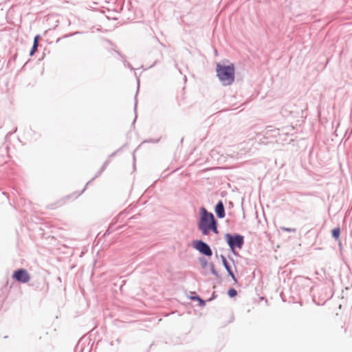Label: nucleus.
Listing matches in <instances>:
<instances>
[{
    "label": "nucleus",
    "mask_w": 352,
    "mask_h": 352,
    "mask_svg": "<svg viewBox=\"0 0 352 352\" xmlns=\"http://www.w3.org/2000/svg\"><path fill=\"white\" fill-rule=\"evenodd\" d=\"M198 228L201 233L208 235L210 230L215 234L218 233L217 223L214 219V215L207 211L204 207L200 208V219L198 222Z\"/></svg>",
    "instance_id": "1"
},
{
    "label": "nucleus",
    "mask_w": 352,
    "mask_h": 352,
    "mask_svg": "<svg viewBox=\"0 0 352 352\" xmlns=\"http://www.w3.org/2000/svg\"><path fill=\"white\" fill-rule=\"evenodd\" d=\"M217 75L224 85L232 84L234 80V67L233 64L228 66L217 65Z\"/></svg>",
    "instance_id": "2"
},
{
    "label": "nucleus",
    "mask_w": 352,
    "mask_h": 352,
    "mask_svg": "<svg viewBox=\"0 0 352 352\" xmlns=\"http://www.w3.org/2000/svg\"><path fill=\"white\" fill-rule=\"evenodd\" d=\"M227 241L232 250H234L235 248L241 249L243 244V237L241 235H234L231 236L230 234H227Z\"/></svg>",
    "instance_id": "3"
},
{
    "label": "nucleus",
    "mask_w": 352,
    "mask_h": 352,
    "mask_svg": "<svg viewBox=\"0 0 352 352\" xmlns=\"http://www.w3.org/2000/svg\"><path fill=\"white\" fill-rule=\"evenodd\" d=\"M194 248L202 253L203 254L206 256H211L212 254V252L210 249V248L204 242L202 241H196L193 243Z\"/></svg>",
    "instance_id": "4"
},
{
    "label": "nucleus",
    "mask_w": 352,
    "mask_h": 352,
    "mask_svg": "<svg viewBox=\"0 0 352 352\" xmlns=\"http://www.w3.org/2000/svg\"><path fill=\"white\" fill-rule=\"evenodd\" d=\"M12 277L17 281L26 283H28L30 279V276L28 272L23 269H20L14 272Z\"/></svg>",
    "instance_id": "5"
},
{
    "label": "nucleus",
    "mask_w": 352,
    "mask_h": 352,
    "mask_svg": "<svg viewBox=\"0 0 352 352\" xmlns=\"http://www.w3.org/2000/svg\"><path fill=\"white\" fill-rule=\"evenodd\" d=\"M215 212L219 218L225 217L224 206L222 201H219L215 207Z\"/></svg>",
    "instance_id": "6"
},
{
    "label": "nucleus",
    "mask_w": 352,
    "mask_h": 352,
    "mask_svg": "<svg viewBox=\"0 0 352 352\" xmlns=\"http://www.w3.org/2000/svg\"><path fill=\"white\" fill-rule=\"evenodd\" d=\"M223 263L225 267L226 268L229 275L234 280H236L234 274H233L232 271L230 269V267L228 265V261H226V258L223 257Z\"/></svg>",
    "instance_id": "7"
},
{
    "label": "nucleus",
    "mask_w": 352,
    "mask_h": 352,
    "mask_svg": "<svg viewBox=\"0 0 352 352\" xmlns=\"http://www.w3.org/2000/svg\"><path fill=\"white\" fill-rule=\"evenodd\" d=\"M340 234V229L339 228H334V229L332 230V236H333L336 239H339Z\"/></svg>",
    "instance_id": "8"
},
{
    "label": "nucleus",
    "mask_w": 352,
    "mask_h": 352,
    "mask_svg": "<svg viewBox=\"0 0 352 352\" xmlns=\"http://www.w3.org/2000/svg\"><path fill=\"white\" fill-rule=\"evenodd\" d=\"M228 295H229L230 297H232H232H234V296H236L237 292H236V289H234L232 288V289H230L228 290Z\"/></svg>",
    "instance_id": "9"
},
{
    "label": "nucleus",
    "mask_w": 352,
    "mask_h": 352,
    "mask_svg": "<svg viewBox=\"0 0 352 352\" xmlns=\"http://www.w3.org/2000/svg\"><path fill=\"white\" fill-rule=\"evenodd\" d=\"M37 47H36V46L33 45L32 49L31 52H30L31 55H32L36 51Z\"/></svg>",
    "instance_id": "10"
},
{
    "label": "nucleus",
    "mask_w": 352,
    "mask_h": 352,
    "mask_svg": "<svg viewBox=\"0 0 352 352\" xmlns=\"http://www.w3.org/2000/svg\"><path fill=\"white\" fill-rule=\"evenodd\" d=\"M38 38H39V36L38 35L36 36L34 39V43H38Z\"/></svg>",
    "instance_id": "11"
},
{
    "label": "nucleus",
    "mask_w": 352,
    "mask_h": 352,
    "mask_svg": "<svg viewBox=\"0 0 352 352\" xmlns=\"http://www.w3.org/2000/svg\"><path fill=\"white\" fill-rule=\"evenodd\" d=\"M34 45H35V46L38 47V43H34Z\"/></svg>",
    "instance_id": "12"
}]
</instances>
